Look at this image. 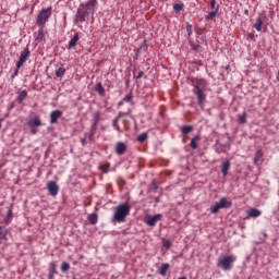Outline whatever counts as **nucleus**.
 <instances>
[{
  "label": "nucleus",
  "instance_id": "14",
  "mask_svg": "<svg viewBox=\"0 0 279 279\" xmlns=\"http://www.w3.org/2000/svg\"><path fill=\"white\" fill-rule=\"evenodd\" d=\"M97 125L98 124H92L89 135H88V141L93 143L95 141V134H97Z\"/></svg>",
  "mask_w": 279,
  "mask_h": 279
},
{
  "label": "nucleus",
  "instance_id": "32",
  "mask_svg": "<svg viewBox=\"0 0 279 279\" xmlns=\"http://www.w3.org/2000/svg\"><path fill=\"white\" fill-rule=\"evenodd\" d=\"M141 51H147V41H143V44L141 45V47L136 51V56H140Z\"/></svg>",
  "mask_w": 279,
  "mask_h": 279
},
{
  "label": "nucleus",
  "instance_id": "25",
  "mask_svg": "<svg viewBox=\"0 0 279 279\" xmlns=\"http://www.w3.org/2000/svg\"><path fill=\"white\" fill-rule=\"evenodd\" d=\"M101 117V113L99 111L94 112L93 114V123L94 125H99V119Z\"/></svg>",
  "mask_w": 279,
  "mask_h": 279
},
{
  "label": "nucleus",
  "instance_id": "40",
  "mask_svg": "<svg viewBox=\"0 0 279 279\" xmlns=\"http://www.w3.org/2000/svg\"><path fill=\"white\" fill-rule=\"evenodd\" d=\"M143 75H145V72L140 71L136 75H134L135 80H141V77H143Z\"/></svg>",
  "mask_w": 279,
  "mask_h": 279
},
{
  "label": "nucleus",
  "instance_id": "1",
  "mask_svg": "<svg viewBox=\"0 0 279 279\" xmlns=\"http://www.w3.org/2000/svg\"><path fill=\"white\" fill-rule=\"evenodd\" d=\"M96 10L97 0H89L86 3L80 4L74 17V23L76 25H80V23H86V21H88V16L95 15Z\"/></svg>",
  "mask_w": 279,
  "mask_h": 279
},
{
  "label": "nucleus",
  "instance_id": "42",
  "mask_svg": "<svg viewBox=\"0 0 279 279\" xmlns=\"http://www.w3.org/2000/svg\"><path fill=\"white\" fill-rule=\"evenodd\" d=\"M123 101H132V94L126 95V96L123 98Z\"/></svg>",
  "mask_w": 279,
  "mask_h": 279
},
{
  "label": "nucleus",
  "instance_id": "24",
  "mask_svg": "<svg viewBox=\"0 0 279 279\" xmlns=\"http://www.w3.org/2000/svg\"><path fill=\"white\" fill-rule=\"evenodd\" d=\"M169 264H162L159 268L160 276H167V272L169 271Z\"/></svg>",
  "mask_w": 279,
  "mask_h": 279
},
{
  "label": "nucleus",
  "instance_id": "22",
  "mask_svg": "<svg viewBox=\"0 0 279 279\" xmlns=\"http://www.w3.org/2000/svg\"><path fill=\"white\" fill-rule=\"evenodd\" d=\"M96 90L98 92V95H100V97H104V95H106V88H104V85L101 83H97Z\"/></svg>",
  "mask_w": 279,
  "mask_h": 279
},
{
  "label": "nucleus",
  "instance_id": "43",
  "mask_svg": "<svg viewBox=\"0 0 279 279\" xmlns=\"http://www.w3.org/2000/svg\"><path fill=\"white\" fill-rule=\"evenodd\" d=\"M31 134H38V130H36V128H31Z\"/></svg>",
  "mask_w": 279,
  "mask_h": 279
},
{
  "label": "nucleus",
  "instance_id": "47",
  "mask_svg": "<svg viewBox=\"0 0 279 279\" xmlns=\"http://www.w3.org/2000/svg\"><path fill=\"white\" fill-rule=\"evenodd\" d=\"M49 279H53V272H50L48 276Z\"/></svg>",
  "mask_w": 279,
  "mask_h": 279
},
{
  "label": "nucleus",
  "instance_id": "17",
  "mask_svg": "<svg viewBox=\"0 0 279 279\" xmlns=\"http://www.w3.org/2000/svg\"><path fill=\"white\" fill-rule=\"evenodd\" d=\"M263 213L259 210V209H256V208H251L248 211H247V215L248 217H260Z\"/></svg>",
  "mask_w": 279,
  "mask_h": 279
},
{
  "label": "nucleus",
  "instance_id": "6",
  "mask_svg": "<svg viewBox=\"0 0 279 279\" xmlns=\"http://www.w3.org/2000/svg\"><path fill=\"white\" fill-rule=\"evenodd\" d=\"M194 94L197 97L198 106H204V101H206V94H204V90L202 89V87L196 85L194 87Z\"/></svg>",
  "mask_w": 279,
  "mask_h": 279
},
{
  "label": "nucleus",
  "instance_id": "18",
  "mask_svg": "<svg viewBox=\"0 0 279 279\" xmlns=\"http://www.w3.org/2000/svg\"><path fill=\"white\" fill-rule=\"evenodd\" d=\"M253 27L257 32H262L263 31V19L260 16L257 17L256 23L253 25Z\"/></svg>",
  "mask_w": 279,
  "mask_h": 279
},
{
  "label": "nucleus",
  "instance_id": "4",
  "mask_svg": "<svg viewBox=\"0 0 279 279\" xmlns=\"http://www.w3.org/2000/svg\"><path fill=\"white\" fill-rule=\"evenodd\" d=\"M51 10H52L51 7H49L48 9H44L37 15V20H36L37 25H45V23H47V21L51 19Z\"/></svg>",
  "mask_w": 279,
  "mask_h": 279
},
{
  "label": "nucleus",
  "instance_id": "35",
  "mask_svg": "<svg viewBox=\"0 0 279 279\" xmlns=\"http://www.w3.org/2000/svg\"><path fill=\"white\" fill-rule=\"evenodd\" d=\"M173 10H174V12H182V10H184V4H182V3H175L174 5H173Z\"/></svg>",
  "mask_w": 279,
  "mask_h": 279
},
{
  "label": "nucleus",
  "instance_id": "10",
  "mask_svg": "<svg viewBox=\"0 0 279 279\" xmlns=\"http://www.w3.org/2000/svg\"><path fill=\"white\" fill-rule=\"evenodd\" d=\"M125 151H128V145H125V143H123V142H118L116 144V154L118 156H123V154H125Z\"/></svg>",
  "mask_w": 279,
  "mask_h": 279
},
{
  "label": "nucleus",
  "instance_id": "50",
  "mask_svg": "<svg viewBox=\"0 0 279 279\" xmlns=\"http://www.w3.org/2000/svg\"><path fill=\"white\" fill-rule=\"evenodd\" d=\"M194 49H195V50L199 49V46H196Z\"/></svg>",
  "mask_w": 279,
  "mask_h": 279
},
{
  "label": "nucleus",
  "instance_id": "7",
  "mask_svg": "<svg viewBox=\"0 0 279 279\" xmlns=\"http://www.w3.org/2000/svg\"><path fill=\"white\" fill-rule=\"evenodd\" d=\"M47 189L49 195H51L52 197H56V195H58V191H60V187L58 186V183H56V181H49L47 183Z\"/></svg>",
  "mask_w": 279,
  "mask_h": 279
},
{
  "label": "nucleus",
  "instance_id": "33",
  "mask_svg": "<svg viewBox=\"0 0 279 279\" xmlns=\"http://www.w3.org/2000/svg\"><path fill=\"white\" fill-rule=\"evenodd\" d=\"M209 5L211 10L219 12V4H217V0H211Z\"/></svg>",
  "mask_w": 279,
  "mask_h": 279
},
{
  "label": "nucleus",
  "instance_id": "16",
  "mask_svg": "<svg viewBox=\"0 0 279 279\" xmlns=\"http://www.w3.org/2000/svg\"><path fill=\"white\" fill-rule=\"evenodd\" d=\"M8 239V228L0 227V245L1 241H5Z\"/></svg>",
  "mask_w": 279,
  "mask_h": 279
},
{
  "label": "nucleus",
  "instance_id": "49",
  "mask_svg": "<svg viewBox=\"0 0 279 279\" xmlns=\"http://www.w3.org/2000/svg\"><path fill=\"white\" fill-rule=\"evenodd\" d=\"M2 123H3V120H0V130H1Z\"/></svg>",
  "mask_w": 279,
  "mask_h": 279
},
{
  "label": "nucleus",
  "instance_id": "46",
  "mask_svg": "<svg viewBox=\"0 0 279 279\" xmlns=\"http://www.w3.org/2000/svg\"><path fill=\"white\" fill-rule=\"evenodd\" d=\"M186 29H187V32H191V29H193V26L187 25V26H186Z\"/></svg>",
  "mask_w": 279,
  "mask_h": 279
},
{
  "label": "nucleus",
  "instance_id": "3",
  "mask_svg": "<svg viewBox=\"0 0 279 279\" xmlns=\"http://www.w3.org/2000/svg\"><path fill=\"white\" fill-rule=\"evenodd\" d=\"M234 263H236V257L233 255H225L218 258L217 267L222 269V271H230L232 267H234Z\"/></svg>",
  "mask_w": 279,
  "mask_h": 279
},
{
  "label": "nucleus",
  "instance_id": "8",
  "mask_svg": "<svg viewBox=\"0 0 279 279\" xmlns=\"http://www.w3.org/2000/svg\"><path fill=\"white\" fill-rule=\"evenodd\" d=\"M29 58V48H26L20 56V59L16 63L17 69H21L25 62H27V59Z\"/></svg>",
  "mask_w": 279,
  "mask_h": 279
},
{
  "label": "nucleus",
  "instance_id": "38",
  "mask_svg": "<svg viewBox=\"0 0 279 279\" xmlns=\"http://www.w3.org/2000/svg\"><path fill=\"white\" fill-rule=\"evenodd\" d=\"M45 38V31L43 28H40L38 31V35L36 37V40H43Z\"/></svg>",
  "mask_w": 279,
  "mask_h": 279
},
{
  "label": "nucleus",
  "instance_id": "39",
  "mask_svg": "<svg viewBox=\"0 0 279 279\" xmlns=\"http://www.w3.org/2000/svg\"><path fill=\"white\" fill-rule=\"evenodd\" d=\"M162 245H163V247H167V250H169L172 244H171V241L163 239Z\"/></svg>",
  "mask_w": 279,
  "mask_h": 279
},
{
  "label": "nucleus",
  "instance_id": "34",
  "mask_svg": "<svg viewBox=\"0 0 279 279\" xmlns=\"http://www.w3.org/2000/svg\"><path fill=\"white\" fill-rule=\"evenodd\" d=\"M219 11H210L207 16H206V21H213L215 19V16H217V13Z\"/></svg>",
  "mask_w": 279,
  "mask_h": 279
},
{
  "label": "nucleus",
  "instance_id": "21",
  "mask_svg": "<svg viewBox=\"0 0 279 279\" xmlns=\"http://www.w3.org/2000/svg\"><path fill=\"white\" fill-rule=\"evenodd\" d=\"M238 121L241 123V125H245V123H247V113L243 112V114H239Z\"/></svg>",
  "mask_w": 279,
  "mask_h": 279
},
{
  "label": "nucleus",
  "instance_id": "19",
  "mask_svg": "<svg viewBox=\"0 0 279 279\" xmlns=\"http://www.w3.org/2000/svg\"><path fill=\"white\" fill-rule=\"evenodd\" d=\"M14 205L11 204V206L9 207L8 209V213H7V217L4 219V223H10V221H12V217H13V214H12V208H13Z\"/></svg>",
  "mask_w": 279,
  "mask_h": 279
},
{
  "label": "nucleus",
  "instance_id": "23",
  "mask_svg": "<svg viewBox=\"0 0 279 279\" xmlns=\"http://www.w3.org/2000/svg\"><path fill=\"white\" fill-rule=\"evenodd\" d=\"M26 98H27V90L24 89V90L20 92L19 97H17L19 104H23V101H25Z\"/></svg>",
  "mask_w": 279,
  "mask_h": 279
},
{
  "label": "nucleus",
  "instance_id": "2",
  "mask_svg": "<svg viewBox=\"0 0 279 279\" xmlns=\"http://www.w3.org/2000/svg\"><path fill=\"white\" fill-rule=\"evenodd\" d=\"M131 207L128 203H123L114 207V213L111 218L112 223H125V219L130 215Z\"/></svg>",
  "mask_w": 279,
  "mask_h": 279
},
{
  "label": "nucleus",
  "instance_id": "41",
  "mask_svg": "<svg viewBox=\"0 0 279 279\" xmlns=\"http://www.w3.org/2000/svg\"><path fill=\"white\" fill-rule=\"evenodd\" d=\"M21 68L16 66V69L14 70L13 74L11 75L12 80H14L16 77V75H19V70Z\"/></svg>",
  "mask_w": 279,
  "mask_h": 279
},
{
  "label": "nucleus",
  "instance_id": "31",
  "mask_svg": "<svg viewBox=\"0 0 279 279\" xmlns=\"http://www.w3.org/2000/svg\"><path fill=\"white\" fill-rule=\"evenodd\" d=\"M69 269H71V265H70L69 263H66V262H63V263L61 264V271H62L63 274H66V271H69Z\"/></svg>",
  "mask_w": 279,
  "mask_h": 279
},
{
  "label": "nucleus",
  "instance_id": "15",
  "mask_svg": "<svg viewBox=\"0 0 279 279\" xmlns=\"http://www.w3.org/2000/svg\"><path fill=\"white\" fill-rule=\"evenodd\" d=\"M218 204H220V208H230V206H232V201H228V198L222 197Z\"/></svg>",
  "mask_w": 279,
  "mask_h": 279
},
{
  "label": "nucleus",
  "instance_id": "48",
  "mask_svg": "<svg viewBox=\"0 0 279 279\" xmlns=\"http://www.w3.org/2000/svg\"><path fill=\"white\" fill-rule=\"evenodd\" d=\"M248 38H254V34H253V33H250V34H248Z\"/></svg>",
  "mask_w": 279,
  "mask_h": 279
},
{
  "label": "nucleus",
  "instance_id": "13",
  "mask_svg": "<svg viewBox=\"0 0 279 279\" xmlns=\"http://www.w3.org/2000/svg\"><path fill=\"white\" fill-rule=\"evenodd\" d=\"M78 40H80V34L75 33L69 43L68 49H73V47L77 45Z\"/></svg>",
  "mask_w": 279,
  "mask_h": 279
},
{
  "label": "nucleus",
  "instance_id": "27",
  "mask_svg": "<svg viewBox=\"0 0 279 279\" xmlns=\"http://www.w3.org/2000/svg\"><path fill=\"white\" fill-rule=\"evenodd\" d=\"M197 141H199V135H196L192 138L191 143H190V147L192 149H197Z\"/></svg>",
  "mask_w": 279,
  "mask_h": 279
},
{
  "label": "nucleus",
  "instance_id": "51",
  "mask_svg": "<svg viewBox=\"0 0 279 279\" xmlns=\"http://www.w3.org/2000/svg\"><path fill=\"white\" fill-rule=\"evenodd\" d=\"M277 80L279 81V71H278V74H277Z\"/></svg>",
  "mask_w": 279,
  "mask_h": 279
},
{
  "label": "nucleus",
  "instance_id": "45",
  "mask_svg": "<svg viewBox=\"0 0 279 279\" xmlns=\"http://www.w3.org/2000/svg\"><path fill=\"white\" fill-rule=\"evenodd\" d=\"M81 143H82V145H83V147L86 145V137H84V138H82L81 140Z\"/></svg>",
  "mask_w": 279,
  "mask_h": 279
},
{
  "label": "nucleus",
  "instance_id": "20",
  "mask_svg": "<svg viewBox=\"0 0 279 279\" xmlns=\"http://www.w3.org/2000/svg\"><path fill=\"white\" fill-rule=\"evenodd\" d=\"M219 210H221V205L219 203H215L214 205L210 206L211 215H217Z\"/></svg>",
  "mask_w": 279,
  "mask_h": 279
},
{
  "label": "nucleus",
  "instance_id": "5",
  "mask_svg": "<svg viewBox=\"0 0 279 279\" xmlns=\"http://www.w3.org/2000/svg\"><path fill=\"white\" fill-rule=\"evenodd\" d=\"M158 221H162V214H156L154 216L147 215L144 218V222L146 223V226H150V228H154V226H156Z\"/></svg>",
  "mask_w": 279,
  "mask_h": 279
},
{
  "label": "nucleus",
  "instance_id": "26",
  "mask_svg": "<svg viewBox=\"0 0 279 279\" xmlns=\"http://www.w3.org/2000/svg\"><path fill=\"white\" fill-rule=\"evenodd\" d=\"M181 132L184 136H186V134H190V132H193V126L192 125H183L181 128Z\"/></svg>",
  "mask_w": 279,
  "mask_h": 279
},
{
  "label": "nucleus",
  "instance_id": "11",
  "mask_svg": "<svg viewBox=\"0 0 279 279\" xmlns=\"http://www.w3.org/2000/svg\"><path fill=\"white\" fill-rule=\"evenodd\" d=\"M43 126V121L39 117H35L28 121V128H40Z\"/></svg>",
  "mask_w": 279,
  "mask_h": 279
},
{
  "label": "nucleus",
  "instance_id": "37",
  "mask_svg": "<svg viewBox=\"0 0 279 279\" xmlns=\"http://www.w3.org/2000/svg\"><path fill=\"white\" fill-rule=\"evenodd\" d=\"M146 138H147V133H142L137 136L138 143H145Z\"/></svg>",
  "mask_w": 279,
  "mask_h": 279
},
{
  "label": "nucleus",
  "instance_id": "28",
  "mask_svg": "<svg viewBox=\"0 0 279 279\" xmlns=\"http://www.w3.org/2000/svg\"><path fill=\"white\" fill-rule=\"evenodd\" d=\"M263 158V150H257L254 158V165H258Z\"/></svg>",
  "mask_w": 279,
  "mask_h": 279
},
{
  "label": "nucleus",
  "instance_id": "29",
  "mask_svg": "<svg viewBox=\"0 0 279 279\" xmlns=\"http://www.w3.org/2000/svg\"><path fill=\"white\" fill-rule=\"evenodd\" d=\"M98 221V218H97V214H92L88 216V222L92 225V226H95Z\"/></svg>",
  "mask_w": 279,
  "mask_h": 279
},
{
  "label": "nucleus",
  "instance_id": "36",
  "mask_svg": "<svg viewBox=\"0 0 279 279\" xmlns=\"http://www.w3.org/2000/svg\"><path fill=\"white\" fill-rule=\"evenodd\" d=\"M112 125H113L114 130H117V132H121V126H119V117L113 119Z\"/></svg>",
  "mask_w": 279,
  "mask_h": 279
},
{
  "label": "nucleus",
  "instance_id": "12",
  "mask_svg": "<svg viewBox=\"0 0 279 279\" xmlns=\"http://www.w3.org/2000/svg\"><path fill=\"white\" fill-rule=\"evenodd\" d=\"M228 171H230V160H225L221 165V173L223 178L228 175Z\"/></svg>",
  "mask_w": 279,
  "mask_h": 279
},
{
  "label": "nucleus",
  "instance_id": "9",
  "mask_svg": "<svg viewBox=\"0 0 279 279\" xmlns=\"http://www.w3.org/2000/svg\"><path fill=\"white\" fill-rule=\"evenodd\" d=\"M63 112L60 110H53L50 112V124L56 125L58 119L62 118Z\"/></svg>",
  "mask_w": 279,
  "mask_h": 279
},
{
  "label": "nucleus",
  "instance_id": "30",
  "mask_svg": "<svg viewBox=\"0 0 279 279\" xmlns=\"http://www.w3.org/2000/svg\"><path fill=\"white\" fill-rule=\"evenodd\" d=\"M66 73V69L64 68H59L58 70H56L54 74L57 75V77H64V74Z\"/></svg>",
  "mask_w": 279,
  "mask_h": 279
},
{
  "label": "nucleus",
  "instance_id": "44",
  "mask_svg": "<svg viewBox=\"0 0 279 279\" xmlns=\"http://www.w3.org/2000/svg\"><path fill=\"white\" fill-rule=\"evenodd\" d=\"M52 274H56V264L51 263Z\"/></svg>",
  "mask_w": 279,
  "mask_h": 279
}]
</instances>
